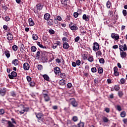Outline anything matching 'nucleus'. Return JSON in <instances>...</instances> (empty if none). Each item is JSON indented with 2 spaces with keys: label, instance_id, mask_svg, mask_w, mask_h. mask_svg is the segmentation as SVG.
<instances>
[{
  "label": "nucleus",
  "instance_id": "f257e3e1",
  "mask_svg": "<svg viewBox=\"0 0 127 127\" xmlns=\"http://www.w3.org/2000/svg\"><path fill=\"white\" fill-rule=\"evenodd\" d=\"M69 27L70 28L71 30H72L73 31H76L78 30V26H77V25L74 23L71 22L69 24Z\"/></svg>",
  "mask_w": 127,
  "mask_h": 127
},
{
  "label": "nucleus",
  "instance_id": "f03ea898",
  "mask_svg": "<svg viewBox=\"0 0 127 127\" xmlns=\"http://www.w3.org/2000/svg\"><path fill=\"white\" fill-rule=\"evenodd\" d=\"M69 103L74 107H77L78 106V102L76 101V100H75L74 98L69 99Z\"/></svg>",
  "mask_w": 127,
  "mask_h": 127
},
{
  "label": "nucleus",
  "instance_id": "7ed1b4c3",
  "mask_svg": "<svg viewBox=\"0 0 127 127\" xmlns=\"http://www.w3.org/2000/svg\"><path fill=\"white\" fill-rule=\"evenodd\" d=\"M5 122L7 123L8 126L7 127H14V125L11 123V122L9 121L6 120L5 119H2L1 123L3 124Z\"/></svg>",
  "mask_w": 127,
  "mask_h": 127
},
{
  "label": "nucleus",
  "instance_id": "20e7f679",
  "mask_svg": "<svg viewBox=\"0 0 127 127\" xmlns=\"http://www.w3.org/2000/svg\"><path fill=\"white\" fill-rule=\"evenodd\" d=\"M100 49V46H99V44L98 43L95 42L93 44V50L94 51H98Z\"/></svg>",
  "mask_w": 127,
  "mask_h": 127
},
{
  "label": "nucleus",
  "instance_id": "39448f33",
  "mask_svg": "<svg viewBox=\"0 0 127 127\" xmlns=\"http://www.w3.org/2000/svg\"><path fill=\"white\" fill-rule=\"evenodd\" d=\"M8 76L9 79H14L17 76V73L15 71H12L11 74H8Z\"/></svg>",
  "mask_w": 127,
  "mask_h": 127
},
{
  "label": "nucleus",
  "instance_id": "423d86ee",
  "mask_svg": "<svg viewBox=\"0 0 127 127\" xmlns=\"http://www.w3.org/2000/svg\"><path fill=\"white\" fill-rule=\"evenodd\" d=\"M60 67L58 66H56L54 68V72L56 74V75H59L60 73H61Z\"/></svg>",
  "mask_w": 127,
  "mask_h": 127
},
{
  "label": "nucleus",
  "instance_id": "0eeeda50",
  "mask_svg": "<svg viewBox=\"0 0 127 127\" xmlns=\"http://www.w3.org/2000/svg\"><path fill=\"white\" fill-rule=\"evenodd\" d=\"M119 49L120 51L124 52V51H127V45L125 44L124 46L121 45L119 46Z\"/></svg>",
  "mask_w": 127,
  "mask_h": 127
},
{
  "label": "nucleus",
  "instance_id": "6e6552de",
  "mask_svg": "<svg viewBox=\"0 0 127 127\" xmlns=\"http://www.w3.org/2000/svg\"><path fill=\"white\" fill-rule=\"evenodd\" d=\"M7 36V39L8 40V41H10V40H12L13 39V36L12 35V34L11 33L8 32L6 34Z\"/></svg>",
  "mask_w": 127,
  "mask_h": 127
},
{
  "label": "nucleus",
  "instance_id": "1a4fd4ad",
  "mask_svg": "<svg viewBox=\"0 0 127 127\" xmlns=\"http://www.w3.org/2000/svg\"><path fill=\"white\" fill-rule=\"evenodd\" d=\"M30 68V65H29V64L28 63H25L23 64V69L26 70H29V68Z\"/></svg>",
  "mask_w": 127,
  "mask_h": 127
},
{
  "label": "nucleus",
  "instance_id": "9d476101",
  "mask_svg": "<svg viewBox=\"0 0 127 127\" xmlns=\"http://www.w3.org/2000/svg\"><path fill=\"white\" fill-rule=\"evenodd\" d=\"M111 37L112 38H113V39H115V40H119L120 38V36H119V35L117 34L112 33L111 34Z\"/></svg>",
  "mask_w": 127,
  "mask_h": 127
},
{
  "label": "nucleus",
  "instance_id": "9b49d317",
  "mask_svg": "<svg viewBox=\"0 0 127 127\" xmlns=\"http://www.w3.org/2000/svg\"><path fill=\"white\" fill-rule=\"evenodd\" d=\"M43 117V114L41 113H39L36 115V118L38 119L39 120H41L42 122L43 121V118H42Z\"/></svg>",
  "mask_w": 127,
  "mask_h": 127
},
{
  "label": "nucleus",
  "instance_id": "f8f14e48",
  "mask_svg": "<svg viewBox=\"0 0 127 127\" xmlns=\"http://www.w3.org/2000/svg\"><path fill=\"white\" fill-rule=\"evenodd\" d=\"M50 17H51V16L50 15V14L49 13H46L44 15V19H45V20H49L50 19Z\"/></svg>",
  "mask_w": 127,
  "mask_h": 127
},
{
  "label": "nucleus",
  "instance_id": "ddd939ff",
  "mask_svg": "<svg viewBox=\"0 0 127 127\" xmlns=\"http://www.w3.org/2000/svg\"><path fill=\"white\" fill-rule=\"evenodd\" d=\"M36 7H37V9H38V10H42V8H43V4L40 3H37L36 5Z\"/></svg>",
  "mask_w": 127,
  "mask_h": 127
},
{
  "label": "nucleus",
  "instance_id": "4468645a",
  "mask_svg": "<svg viewBox=\"0 0 127 127\" xmlns=\"http://www.w3.org/2000/svg\"><path fill=\"white\" fill-rule=\"evenodd\" d=\"M44 99L45 102H49V101H50V97H49L48 94L46 95V94H44Z\"/></svg>",
  "mask_w": 127,
  "mask_h": 127
},
{
  "label": "nucleus",
  "instance_id": "2eb2a0df",
  "mask_svg": "<svg viewBox=\"0 0 127 127\" xmlns=\"http://www.w3.org/2000/svg\"><path fill=\"white\" fill-rule=\"evenodd\" d=\"M6 93V89L3 88L0 90V95L3 97L4 95H5V93Z\"/></svg>",
  "mask_w": 127,
  "mask_h": 127
},
{
  "label": "nucleus",
  "instance_id": "dca6fc26",
  "mask_svg": "<svg viewBox=\"0 0 127 127\" xmlns=\"http://www.w3.org/2000/svg\"><path fill=\"white\" fill-rule=\"evenodd\" d=\"M120 56L121 58H122V59H124V58H126V57H127V52H124V51L121 52Z\"/></svg>",
  "mask_w": 127,
  "mask_h": 127
},
{
  "label": "nucleus",
  "instance_id": "f3484780",
  "mask_svg": "<svg viewBox=\"0 0 127 127\" xmlns=\"http://www.w3.org/2000/svg\"><path fill=\"white\" fill-rule=\"evenodd\" d=\"M64 49H69V44L67 42L63 43V46Z\"/></svg>",
  "mask_w": 127,
  "mask_h": 127
},
{
  "label": "nucleus",
  "instance_id": "a211bd4d",
  "mask_svg": "<svg viewBox=\"0 0 127 127\" xmlns=\"http://www.w3.org/2000/svg\"><path fill=\"white\" fill-rule=\"evenodd\" d=\"M28 22L30 26H33L34 24H35V23H34V21L31 18L28 19Z\"/></svg>",
  "mask_w": 127,
  "mask_h": 127
},
{
  "label": "nucleus",
  "instance_id": "6ab92c4d",
  "mask_svg": "<svg viewBox=\"0 0 127 127\" xmlns=\"http://www.w3.org/2000/svg\"><path fill=\"white\" fill-rule=\"evenodd\" d=\"M10 96L13 98H16V92L15 91H11L10 92Z\"/></svg>",
  "mask_w": 127,
  "mask_h": 127
},
{
  "label": "nucleus",
  "instance_id": "aec40b11",
  "mask_svg": "<svg viewBox=\"0 0 127 127\" xmlns=\"http://www.w3.org/2000/svg\"><path fill=\"white\" fill-rule=\"evenodd\" d=\"M82 19L85 20L86 21H89L90 19H89V16L87 15L86 14H84L82 16Z\"/></svg>",
  "mask_w": 127,
  "mask_h": 127
},
{
  "label": "nucleus",
  "instance_id": "412c9836",
  "mask_svg": "<svg viewBox=\"0 0 127 127\" xmlns=\"http://www.w3.org/2000/svg\"><path fill=\"white\" fill-rule=\"evenodd\" d=\"M48 25H49V26H51L52 25H53V24H54V22H53V19H49L48 20Z\"/></svg>",
  "mask_w": 127,
  "mask_h": 127
},
{
  "label": "nucleus",
  "instance_id": "4be33fe9",
  "mask_svg": "<svg viewBox=\"0 0 127 127\" xmlns=\"http://www.w3.org/2000/svg\"><path fill=\"white\" fill-rule=\"evenodd\" d=\"M37 45H38V46H39V47H40L41 48H43L44 49H47V47L46 46H43V45H42V44H41L40 43V42H37Z\"/></svg>",
  "mask_w": 127,
  "mask_h": 127
},
{
  "label": "nucleus",
  "instance_id": "5701e85b",
  "mask_svg": "<svg viewBox=\"0 0 127 127\" xmlns=\"http://www.w3.org/2000/svg\"><path fill=\"white\" fill-rule=\"evenodd\" d=\"M18 63L19 62L17 59H15L12 61V64H13L14 66H17V65H18Z\"/></svg>",
  "mask_w": 127,
  "mask_h": 127
},
{
  "label": "nucleus",
  "instance_id": "b1692460",
  "mask_svg": "<svg viewBox=\"0 0 127 127\" xmlns=\"http://www.w3.org/2000/svg\"><path fill=\"white\" fill-rule=\"evenodd\" d=\"M5 55L7 57V58H9L10 57V54L9 53V51L8 50H6L4 51Z\"/></svg>",
  "mask_w": 127,
  "mask_h": 127
},
{
  "label": "nucleus",
  "instance_id": "393cba45",
  "mask_svg": "<svg viewBox=\"0 0 127 127\" xmlns=\"http://www.w3.org/2000/svg\"><path fill=\"white\" fill-rule=\"evenodd\" d=\"M43 77L44 78V80L46 81H49V76L47 74H44L43 75Z\"/></svg>",
  "mask_w": 127,
  "mask_h": 127
},
{
  "label": "nucleus",
  "instance_id": "a878e982",
  "mask_svg": "<svg viewBox=\"0 0 127 127\" xmlns=\"http://www.w3.org/2000/svg\"><path fill=\"white\" fill-rule=\"evenodd\" d=\"M65 80L62 79L60 81L59 84L60 85H61V86H64V85H65Z\"/></svg>",
  "mask_w": 127,
  "mask_h": 127
},
{
  "label": "nucleus",
  "instance_id": "bb28decb",
  "mask_svg": "<svg viewBox=\"0 0 127 127\" xmlns=\"http://www.w3.org/2000/svg\"><path fill=\"white\" fill-rule=\"evenodd\" d=\"M37 69L40 71H41L43 69V65L41 64H38L37 65Z\"/></svg>",
  "mask_w": 127,
  "mask_h": 127
},
{
  "label": "nucleus",
  "instance_id": "cd10ccee",
  "mask_svg": "<svg viewBox=\"0 0 127 127\" xmlns=\"http://www.w3.org/2000/svg\"><path fill=\"white\" fill-rule=\"evenodd\" d=\"M62 41L63 43H65V42H69V40L66 37H64L62 38Z\"/></svg>",
  "mask_w": 127,
  "mask_h": 127
},
{
  "label": "nucleus",
  "instance_id": "c85d7f7f",
  "mask_svg": "<svg viewBox=\"0 0 127 127\" xmlns=\"http://www.w3.org/2000/svg\"><path fill=\"white\" fill-rule=\"evenodd\" d=\"M60 76L61 78H62V79H65L66 78V73H60Z\"/></svg>",
  "mask_w": 127,
  "mask_h": 127
},
{
  "label": "nucleus",
  "instance_id": "c756f323",
  "mask_svg": "<svg viewBox=\"0 0 127 127\" xmlns=\"http://www.w3.org/2000/svg\"><path fill=\"white\" fill-rule=\"evenodd\" d=\"M37 50V49L36 48V47L34 46H33L31 47V51H32V52H35Z\"/></svg>",
  "mask_w": 127,
  "mask_h": 127
},
{
  "label": "nucleus",
  "instance_id": "7c9ffc66",
  "mask_svg": "<svg viewBox=\"0 0 127 127\" xmlns=\"http://www.w3.org/2000/svg\"><path fill=\"white\" fill-rule=\"evenodd\" d=\"M96 57L97 56H102V52H101V51H100V50H98L96 52Z\"/></svg>",
  "mask_w": 127,
  "mask_h": 127
},
{
  "label": "nucleus",
  "instance_id": "2f4dec72",
  "mask_svg": "<svg viewBox=\"0 0 127 127\" xmlns=\"http://www.w3.org/2000/svg\"><path fill=\"white\" fill-rule=\"evenodd\" d=\"M32 38L34 40H37V39H38V36L35 34H33Z\"/></svg>",
  "mask_w": 127,
  "mask_h": 127
},
{
  "label": "nucleus",
  "instance_id": "473e14b6",
  "mask_svg": "<svg viewBox=\"0 0 127 127\" xmlns=\"http://www.w3.org/2000/svg\"><path fill=\"white\" fill-rule=\"evenodd\" d=\"M98 72L99 74H102L103 73V67H99L98 69Z\"/></svg>",
  "mask_w": 127,
  "mask_h": 127
},
{
  "label": "nucleus",
  "instance_id": "72a5a7b5",
  "mask_svg": "<svg viewBox=\"0 0 127 127\" xmlns=\"http://www.w3.org/2000/svg\"><path fill=\"white\" fill-rule=\"evenodd\" d=\"M88 60L89 62H93L94 61V58L92 56H89Z\"/></svg>",
  "mask_w": 127,
  "mask_h": 127
},
{
  "label": "nucleus",
  "instance_id": "f704fd0d",
  "mask_svg": "<svg viewBox=\"0 0 127 127\" xmlns=\"http://www.w3.org/2000/svg\"><path fill=\"white\" fill-rule=\"evenodd\" d=\"M102 120L104 123H108V122H109V119H108L106 117H104Z\"/></svg>",
  "mask_w": 127,
  "mask_h": 127
},
{
  "label": "nucleus",
  "instance_id": "c9c22d12",
  "mask_svg": "<svg viewBox=\"0 0 127 127\" xmlns=\"http://www.w3.org/2000/svg\"><path fill=\"white\" fill-rule=\"evenodd\" d=\"M4 113H5L4 109H0V116H1V115H3Z\"/></svg>",
  "mask_w": 127,
  "mask_h": 127
},
{
  "label": "nucleus",
  "instance_id": "e433bc0d",
  "mask_svg": "<svg viewBox=\"0 0 127 127\" xmlns=\"http://www.w3.org/2000/svg\"><path fill=\"white\" fill-rule=\"evenodd\" d=\"M126 112L123 111L121 113V116L122 117V118H125V117H126Z\"/></svg>",
  "mask_w": 127,
  "mask_h": 127
},
{
  "label": "nucleus",
  "instance_id": "4c0bfd02",
  "mask_svg": "<svg viewBox=\"0 0 127 127\" xmlns=\"http://www.w3.org/2000/svg\"><path fill=\"white\" fill-rule=\"evenodd\" d=\"M99 62L101 64H104L105 63V60L103 58H101L99 59Z\"/></svg>",
  "mask_w": 127,
  "mask_h": 127
},
{
  "label": "nucleus",
  "instance_id": "58836bf2",
  "mask_svg": "<svg viewBox=\"0 0 127 127\" xmlns=\"http://www.w3.org/2000/svg\"><path fill=\"white\" fill-rule=\"evenodd\" d=\"M3 19L4 20H5V21H9L10 18L9 17H8V16H6V17H4V18H3Z\"/></svg>",
  "mask_w": 127,
  "mask_h": 127
},
{
  "label": "nucleus",
  "instance_id": "ea45409f",
  "mask_svg": "<svg viewBox=\"0 0 127 127\" xmlns=\"http://www.w3.org/2000/svg\"><path fill=\"white\" fill-rule=\"evenodd\" d=\"M29 85L30 87H34V86H35V82L34 81H32L30 82Z\"/></svg>",
  "mask_w": 127,
  "mask_h": 127
},
{
  "label": "nucleus",
  "instance_id": "a19ab883",
  "mask_svg": "<svg viewBox=\"0 0 127 127\" xmlns=\"http://www.w3.org/2000/svg\"><path fill=\"white\" fill-rule=\"evenodd\" d=\"M118 95L120 98H122V97H123L124 95V93H123V91H119Z\"/></svg>",
  "mask_w": 127,
  "mask_h": 127
},
{
  "label": "nucleus",
  "instance_id": "79ce46f5",
  "mask_svg": "<svg viewBox=\"0 0 127 127\" xmlns=\"http://www.w3.org/2000/svg\"><path fill=\"white\" fill-rule=\"evenodd\" d=\"M76 63L77 66H80L81 65V61H80V60H77L76 61Z\"/></svg>",
  "mask_w": 127,
  "mask_h": 127
},
{
  "label": "nucleus",
  "instance_id": "37998d69",
  "mask_svg": "<svg viewBox=\"0 0 127 127\" xmlns=\"http://www.w3.org/2000/svg\"><path fill=\"white\" fill-rule=\"evenodd\" d=\"M73 16L74 17H75V18H77V17H78V16H79V13H78V12H75L73 13Z\"/></svg>",
  "mask_w": 127,
  "mask_h": 127
},
{
  "label": "nucleus",
  "instance_id": "c03bdc74",
  "mask_svg": "<svg viewBox=\"0 0 127 127\" xmlns=\"http://www.w3.org/2000/svg\"><path fill=\"white\" fill-rule=\"evenodd\" d=\"M72 121H73V122H77V121H78V117L77 116H73L72 117Z\"/></svg>",
  "mask_w": 127,
  "mask_h": 127
},
{
  "label": "nucleus",
  "instance_id": "a18cd8bd",
  "mask_svg": "<svg viewBox=\"0 0 127 127\" xmlns=\"http://www.w3.org/2000/svg\"><path fill=\"white\" fill-rule=\"evenodd\" d=\"M106 5L108 8H110L111 7V2L109 1H107Z\"/></svg>",
  "mask_w": 127,
  "mask_h": 127
},
{
  "label": "nucleus",
  "instance_id": "49530a36",
  "mask_svg": "<svg viewBox=\"0 0 127 127\" xmlns=\"http://www.w3.org/2000/svg\"><path fill=\"white\" fill-rule=\"evenodd\" d=\"M91 72H92V73H96V72H97V68H96V67L91 68Z\"/></svg>",
  "mask_w": 127,
  "mask_h": 127
},
{
  "label": "nucleus",
  "instance_id": "de8ad7c7",
  "mask_svg": "<svg viewBox=\"0 0 127 127\" xmlns=\"http://www.w3.org/2000/svg\"><path fill=\"white\" fill-rule=\"evenodd\" d=\"M114 89L115 91H119L120 90V86L119 85H115L114 86Z\"/></svg>",
  "mask_w": 127,
  "mask_h": 127
},
{
  "label": "nucleus",
  "instance_id": "09e8293b",
  "mask_svg": "<svg viewBox=\"0 0 127 127\" xmlns=\"http://www.w3.org/2000/svg\"><path fill=\"white\" fill-rule=\"evenodd\" d=\"M12 48L13 49V50H14V51H17V47L16 46V45H14L12 47Z\"/></svg>",
  "mask_w": 127,
  "mask_h": 127
},
{
  "label": "nucleus",
  "instance_id": "8fccbe9b",
  "mask_svg": "<svg viewBox=\"0 0 127 127\" xmlns=\"http://www.w3.org/2000/svg\"><path fill=\"white\" fill-rule=\"evenodd\" d=\"M11 121H12L11 124H12V125H13V124L16 125V122L15 121V119H14V118H11Z\"/></svg>",
  "mask_w": 127,
  "mask_h": 127
},
{
  "label": "nucleus",
  "instance_id": "3c124183",
  "mask_svg": "<svg viewBox=\"0 0 127 127\" xmlns=\"http://www.w3.org/2000/svg\"><path fill=\"white\" fill-rule=\"evenodd\" d=\"M49 32L50 34H55V31H54V30H52V29L49 30Z\"/></svg>",
  "mask_w": 127,
  "mask_h": 127
},
{
  "label": "nucleus",
  "instance_id": "603ef678",
  "mask_svg": "<svg viewBox=\"0 0 127 127\" xmlns=\"http://www.w3.org/2000/svg\"><path fill=\"white\" fill-rule=\"evenodd\" d=\"M26 79H27V81H28V82H31L32 78H31V77H30V76H27Z\"/></svg>",
  "mask_w": 127,
  "mask_h": 127
},
{
  "label": "nucleus",
  "instance_id": "864d4df0",
  "mask_svg": "<svg viewBox=\"0 0 127 127\" xmlns=\"http://www.w3.org/2000/svg\"><path fill=\"white\" fill-rule=\"evenodd\" d=\"M59 20V21H61L62 20V18H61V16H57V19H56V20Z\"/></svg>",
  "mask_w": 127,
  "mask_h": 127
},
{
  "label": "nucleus",
  "instance_id": "5fc2aeb1",
  "mask_svg": "<svg viewBox=\"0 0 127 127\" xmlns=\"http://www.w3.org/2000/svg\"><path fill=\"white\" fill-rule=\"evenodd\" d=\"M123 15H124V16H127V10H123Z\"/></svg>",
  "mask_w": 127,
  "mask_h": 127
},
{
  "label": "nucleus",
  "instance_id": "6e6d98bb",
  "mask_svg": "<svg viewBox=\"0 0 127 127\" xmlns=\"http://www.w3.org/2000/svg\"><path fill=\"white\" fill-rule=\"evenodd\" d=\"M71 124H72V122H71V121L67 120V125L68 127H69L71 126Z\"/></svg>",
  "mask_w": 127,
  "mask_h": 127
},
{
  "label": "nucleus",
  "instance_id": "4d7b16f0",
  "mask_svg": "<svg viewBox=\"0 0 127 127\" xmlns=\"http://www.w3.org/2000/svg\"><path fill=\"white\" fill-rule=\"evenodd\" d=\"M121 84H125L126 82V79L125 78H121L120 80Z\"/></svg>",
  "mask_w": 127,
  "mask_h": 127
},
{
  "label": "nucleus",
  "instance_id": "13d9d810",
  "mask_svg": "<svg viewBox=\"0 0 127 127\" xmlns=\"http://www.w3.org/2000/svg\"><path fill=\"white\" fill-rule=\"evenodd\" d=\"M44 94H45L46 95H48V91H47L46 90H44L43 91V96H44Z\"/></svg>",
  "mask_w": 127,
  "mask_h": 127
},
{
  "label": "nucleus",
  "instance_id": "bf43d9fd",
  "mask_svg": "<svg viewBox=\"0 0 127 127\" xmlns=\"http://www.w3.org/2000/svg\"><path fill=\"white\" fill-rule=\"evenodd\" d=\"M37 58H39L40 57V51H38L36 53V56Z\"/></svg>",
  "mask_w": 127,
  "mask_h": 127
},
{
  "label": "nucleus",
  "instance_id": "052dcab7",
  "mask_svg": "<svg viewBox=\"0 0 127 127\" xmlns=\"http://www.w3.org/2000/svg\"><path fill=\"white\" fill-rule=\"evenodd\" d=\"M78 127H84V123H80L78 124Z\"/></svg>",
  "mask_w": 127,
  "mask_h": 127
},
{
  "label": "nucleus",
  "instance_id": "680f3d73",
  "mask_svg": "<svg viewBox=\"0 0 127 127\" xmlns=\"http://www.w3.org/2000/svg\"><path fill=\"white\" fill-rule=\"evenodd\" d=\"M117 109L119 111V112H121V111H122V107H121V106L119 105H118L117 106Z\"/></svg>",
  "mask_w": 127,
  "mask_h": 127
},
{
  "label": "nucleus",
  "instance_id": "e2e57ef3",
  "mask_svg": "<svg viewBox=\"0 0 127 127\" xmlns=\"http://www.w3.org/2000/svg\"><path fill=\"white\" fill-rule=\"evenodd\" d=\"M69 35V33L67 32H64V36H66V37H68Z\"/></svg>",
  "mask_w": 127,
  "mask_h": 127
},
{
  "label": "nucleus",
  "instance_id": "0e129e2a",
  "mask_svg": "<svg viewBox=\"0 0 127 127\" xmlns=\"http://www.w3.org/2000/svg\"><path fill=\"white\" fill-rule=\"evenodd\" d=\"M79 40H80V37H79V36L76 37L74 40L75 42H78L79 41Z\"/></svg>",
  "mask_w": 127,
  "mask_h": 127
},
{
  "label": "nucleus",
  "instance_id": "69168bd1",
  "mask_svg": "<svg viewBox=\"0 0 127 127\" xmlns=\"http://www.w3.org/2000/svg\"><path fill=\"white\" fill-rule=\"evenodd\" d=\"M114 75L115 76H119L120 75V72L118 71L114 72Z\"/></svg>",
  "mask_w": 127,
  "mask_h": 127
},
{
  "label": "nucleus",
  "instance_id": "338daca9",
  "mask_svg": "<svg viewBox=\"0 0 127 127\" xmlns=\"http://www.w3.org/2000/svg\"><path fill=\"white\" fill-rule=\"evenodd\" d=\"M72 67H76V66H77L76 63L75 62L72 63Z\"/></svg>",
  "mask_w": 127,
  "mask_h": 127
},
{
  "label": "nucleus",
  "instance_id": "774afa93",
  "mask_svg": "<svg viewBox=\"0 0 127 127\" xmlns=\"http://www.w3.org/2000/svg\"><path fill=\"white\" fill-rule=\"evenodd\" d=\"M67 86L68 88H71V87H72V83H67Z\"/></svg>",
  "mask_w": 127,
  "mask_h": 127
}]
</instances>
